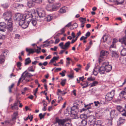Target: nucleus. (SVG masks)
I'll return each instance as SVG.
<instances>
[{"mask_svg": "<svg viewBox=\"0 0 126 126\" xmlns=\"http://www.w3.org/2000/svg\"><path fill=\"white\" fill-rule=\"evenodd\" d=\"M125 119L123 118L122 117H120L117 122V124L118 125H120L124 124L125 122Z\"/></svg>", "mask_w": 126, "mask_h": 126, "instance_id": "obj_17", "label": "nucleus"}, {"mask_svg": "<svg viewBox=\"0 0 126 126\" xmlns=\"http://www.w3.org/2000/svg\"><path fill=\"white\" fill-rule=\"evenodd\" d=\"M106 52H107V51H106L105 52L103 50H102L101 51L99 57L98 58L99 62V63L101 62L100 61L102 60L101 59L103 58V56L105 55Z\"/></svg>", "mask_w": 126, "mask_h": 126, "instance_id": "obj_15", "label": "nucleus"}, {"mask_svg": "<svg viewBox=\"0 0 126 126\" xmlns=\"http://www.w3.org/2000/svg\"><path fill=\"white\" fill-rule=\"evenodd\" d=\"M91 109V107H88L86 108H83L82 109L80 110L79 112L80 113H81L83 111H84L85 112H84L83 114L85 113H86V114H88V113H87L89 112L90 113H91V111H89V109Z\"/></svg>", "mask_w": 126, "mask_h": 126, "instance_id": "obj_13", "label": "nucleus"}, {"mask_svg": "<svg viewBox=\"0 0 126 126\" xmlns=\"http://www.w3.org/2000/svg\"><path fill=\"white\" fill-rule=\"evenodd\" d=\"M119 41L122 44H124L126 45V35L119 39Z\"/></svg>", "mask_w": 126, "mask_h": 126, "instance_id": "obj_18", "label": "nucleus"}, {"mask_svg": "<svg viewBox=\"0 0 126 126\" xmlns=\"http://www.w3.org/2000/svg\"><path fill=\"white\" fill-rule=\"evenodd\" d=\"M121 55L122 56L126 55V48H123L121 51Z\"/></svg>", "mask_w": 126, "mask_h": 126, "instance_id": "obj_29", "label": "nucleus"}, {"mask_svg": "<svg viewBox=\"0 0 126 126\" xmlns=\"http://www.w3.org/2000/svg\"><path fill=\"white\" fill-rule=\"evenodd\" d=\"M31 21H32L31 23L32 25L34 26H35L37 23L36 20L35 19H32Z\"/></svg>", "mask_w": 126, "mask_h": 126, "instance_id": "obj_44", "label": "nucleus"}, {"mask_svg": "<svg viewBox=\"0 0 126 126\" xmlns=\"http://www.w3.org/2000/svg\"><path fill=\"white\" fill-rule=\"evenodd\" d=\"M68 120V118H66L65 119H59L57 118L56 119V122L58 123L59 125H62L63 126H64L65 123Z\"/></svg>", "mask_w": 126, "mask_h": 126, "instance_id": "obj_8", "label": "nucleus"}, {"mask_svg": "<svg viewBox=\"0 0 126 126\" xmlns=\"http://www.w3.org/2000/svg\"><path fill=\"white\" fill-rule=\"evenodd\" d=\"M6 29V24L4 22H0V31L4 32Z\"/></svg>", "mask_w": 126, "mask_h": 126, "instance_id": "obj_12", "label": "nucleus"}, {"mask_svg": "<svg viewBox=\"0 0 126 126\" xmlns=\"http://www.w3.org/2000/svg\"><path fill=\"white\" fill-rule=\"evenodd\" d=\"M22 16H21L20 17H17L16 20L19 21V25L21 26V27L23 29L26 28L28 26V25L31 22V20L27 21L24 19H22Z\"/></svg>", "mask_w": 126, "mask_h": 126, "instance_id": "obj_2", "label": "nucleus"}, {"mask_svg": "<svg viewBox=\"0 0 126 126\" xmlns=\"http://www.w3.org/2000/svg\"><path fill=\"white\" fill-rule=\"evenodd\" d=\"M34 49L35 50V52H36L37 54H39L41 52L40 50L38 49H36L35 48H34Z\"/></svg>", "mask_w": 126, "mask_h": 126, "instance_id": "obj_63", "label": "nucleus"}, {"mask_svg": "<svg viewBox=\"0 0 126 126\" xmlns=\"http://www.w3.org/2000/svg\"><path fill=\"white\" fill-rule=\"evenodd\" d=\"M66 72V71L65 70L62 71V72L60 73L59 74L61 75L62 77H64L65 75L64 73Z\"/></svg>", "mask_w": 126, "mask_h": 126, "instance_id": "obj_54", "label": "nucleus"}, {"mask_svg": "<svg viewBox=\"0 0 126 126\" xmlns=\"http://www.w3.org/2000/svg\"><path fill=\"white\" fill-rule=\"evenodd\" d=\"M20 102V101L19 100H17L15 101L13 105H11V108L12 110H17L18 108V104Z\"/></svg>", "mask_w": 126, "mask_h": 126, "instance_id": "obj_10", "label": "nucleus"}, {"mask_svg": "<svg viewBox=\"0 0 126 126\" xmlns=\"http://www.w3.org/2000/svg\"><path fill=\"white\" fill-rule=\"evenodd\" d=\"M9 6V4L8 3H5L1 5V6L4 8L7 9L8 8Z\"/></svg>", "mask_w": 126, "mask_h": 126, "instance_id": "obj_31", "label": "nucleus"}, {"mask_svg": "<svg viewBox=\"0 0 126 126\" xmlns=\"http://www.w3.org/2000/svg\"><path fill=\"white\" fill-rule=\"evenodd\" d=\"M81 33L80 31H79L78 32L77 34V36L76 37L75 39L77 40L78 39L79 36L81 34Z\"/></svg>", "mask_w": 126, "mask_h": 126, "instance_id": "obj_52", "label": "nucleus"}, {"mask_svg": "<svg viewBox=\"0 0 126 126\" xmlns=\"http://www.w3.org/2000/svg\"><path fill=\"white\" fill-rule=\"evenodd\" d=\"M37 14L40 17H43L45 16V14L44 12H39L37 11Z\"/></svg>", "mask_w": 126, "mask_h": 126, "instance_id": "obj_23", "label": "nucleus"}, {"mask_svg": "<svg viewBox=\"0 0 126 126\" xmlns=\"http://www.w3.org/2000/svg\"><path fill=\"white\" fill-rule=\"evenodd\" d=\"M111 53L112 57L118 58L119 57V53L117 51H116L112 50L111 51Z\"/></svg>", "mask_w": 126, "mask_h": 126, "instance_id": "obj_14", "label": "nucleus"}, {"mask_svg": "<svg viewBox=\"0 0 126 126\" xmlns=\"http://www.w3.org/2000/svg\"><path fill=\"white\" fill-rule=\"evenodd\" d=\"M98 81H94L92 83H91V87H93L96 85L98 84Z\"/></svg>", "mask_w": 126, "mask_h": 126, "instance_id": "obj_36", "label": "nucleus"}, {"mask_svg": "<svg viewBox=\"0 0 126 126\" xmlns=\"http://www.w3.org/2000/svg\"><path fill=\"white\" fill-rule=\"evenodd\" d=\"M22 64V63L20 62H18L16 63V65L18 67H20Z\"/></svg>", "mask_w": 126, "mask_h": 126, "instance_id": "obj_64", "label": "nucleus"}, {"mask_svg": "<svg viewBox=\"0 0 126 126\" xmlns=\"http://www.w3.org/2000/svg\"><path fill=\"white\" fill-rule=\"evenodd\" d=\"M125 0H119L117 1V0L116 1L117 2V5L122 4L124 1Z\"/></svg>", "mask_w": 126, "mask_h": 126, "instance_id": "obj_41", "label": "nucleus"}, {"mask_svg": "<svg viewBox=\"0 0 126 126\" xmlns=\"http://www.w3.org/2000/svg\"><path fill=\"white\" fill-rule=\"evenodd\" d=\"M5 38V35L1 33H0V39L2 41L1 42H2L3 41Z\"/></svg>", "mask_w": 126, "mask_h": 126, "instance_id": "obj_39", "label": "nucleus"}, {"mask_svg": "<svg viewBox=\"0 0 126 126\" xmlns=\"http://www.w3.org/2000/svg\"><path fill=\"white\" fill-rule=\"evenodd\" d=\"M102 122L100 120L96 121L93 126H104L102 125Z\"/></svg>", "mask_w": 126, "mask_h": 126, "instance_id": "obj_20", "label": "nucleus"}, {"mask_svg": "<svg viewBox=\"0 0 126 126\" xmlns=\"http://www.w3.org/2000/svg\"><path fill=\"white\" fill-rule=\"evenodd\" d=\"M39 116L40 120H41L42 119H44L45 117L42 113H40L39 114Z\"/></svg>", "mask_w": 126, "mask_h": 126, "instance_id": "obj_55", "label": "nucleus"}, {"mask_svg": "<svg viewBox=\"0 0 126 126\" xmlns=\"http://www.w3.org/2000/svg\"><path fill=\"white\" fill-rule=\"evenodd\" d=\"M70 108L71 111H70L69 113H68V114L76 116L79 112V108L78 106L76 105H74Z\"/></svg>", "mask_w": 126, "mask_h": 126, "instance_id": "obj_4", "label": "nucleus"}, {"mask_svg": "<svg viewBox=\"0 0 126 126\" xmlns=\"http://www.w3.org/2000/svg\"><path fill=\"white\" fill-rule=\"evenodd\" d=\"M0 61L1 63H3L5 61V57L4 56L0 57Z\"/></svg>", "mask_w": 126, "mask_h": 126, "instance_id": "obj_45", "label": "nucleus"}, {"mask_svg": "<svg viewBox=\"0 0 126 126\" xmlns=\"http://www.w3.org/2000/svg\"><path fill=\"white\" fill-rule=\"evenodd\" d=\"M60 98V99H59L58 101V103H59L62 100H63V98L62 96H61L60 95L58 97V99H59Z\"/></svg>", "mask_w": 126, "mask_h": 126, "instance_id": "obj_58", "label": "nucleus"}, {"mask_svg": "<svg viewBox=\"0 0 126 126\" xmlns=\"http://www.w3.org/2000/svg\"><path fill=\"white\" fill-rule=\"evenodd\" d=\"M26 71L24 72L21 75V77L18 80L21 81L22 79H24V77L23 75V74L25 72H26Z\"/></svg>", "mask_w": 126, "mask_h": 126, "instance_id": "obj_50", "label": "nucleus"}, {"mask_svg": "<svg viewBox=\"0 0 126 126\" xmlns=\"http://www.w3.org/2000/svg\"><path fill=\"white\" fill-rule=\"evenodd\" d=\"M94 104L96 106H97L98 105L100 104V102L98 101H94Z\"/></svg>", "mask_w": 126, "mask_h": 126, "instance_id": "obj_62", "label": "nucleus"}, {"mask_svg": "<svg viewBox=\"0 0 126 126\" xmlns=\"http://www.w3.org/2000/svg\"><path fill=\"white\" fill-rule=\"evenodd\" d=\"M34 49L32 48H26V52H29L31 54H33L35 52Z\"/></svg>", "mask_w": 126, "mask_h": 126, "instance_id": "obj_28", "label": "nucleus"}, {"mask_svg": "<svg viewBox=\"0 0 126 126\" xmlns=\"http://www.w3.org/2000/svg\"><path fill=\"white\" fill-rule=\"evenodd\" d=\"M59 58V56L57 57L54 56L51 59V60L54 62H55V61H57L58 60Z\"/></svg>", "mask_w": 126, "mask_h": 126, "instance_id": "obj_46", "label": "nucleus"}, {"mask_svg": "<svg viewBox=\"0 0 126 126\" xmlns=\"http://www.w3.org/2000/svg\"><path fill=\"white\" fill-rule=\"evenodd\" d=\"M108 95L112 96L113 97L115 94V90H112L111 92L108 93L107 94Z\"/></svg>", "mask_w": 126, "mask_h": 126, "instance_id": "obj_32", "label": "nucleus"}, {"mask_svg": "<svg viewBox=\"0 0 126 126\" xmlns=\"http://www.w3.org/2000/svg\"><path fill=\"white\" fill-rule=\"evenodd\" d=\"M98 71L100 74H103L105 71V66H103L100 67L99 68Z\"/></svg>", "mask_w": 126, "mask_h": 126, "instance_id": "obj_19", "label": "nucleus"}, {"mask_svg": "<svg viewBox=\"0 0 126 126\" xmlns=\"http://www.w3.org/2000/svg\"><path fill=\"white\" fill-rule=\"evenodd\" d=\"M47 64L48 62L47 61H46L45 62L43 63H38V65L40 66H41L42 65H43L44 66H46L47 65Z\"/></svg>", "mask_w": 126, "mask_h": 126, "instance_id": "obj_40", "label": "nucleus"}, {"mask_svg": "<svg viewBox=\"0 0 126 126\" xmlns=\"http://www.w3.org/2000/svg\"><path fill=\"white\" fill-rule=\"evenodd\" d=\"M71 42L70 41H68L65 43L64 46V50H66L68 49L70 47Z\"/></svg>", "mask_w": 126, "mask_h": 126, "instance_id": "obj_24", "label": "nucleus"}, {"mask_svg": "<svg viewBox=\"0 0 126 126\" xmlns=\"http://www.w3.org/2000/svg\"><path fill=\"white\" fill-rule=\"evenodd\" d=\"M18 115L17 111L14 112L12 116V120L14 121V120H16V119L17 116H18Z\"/></svg>", "mask_w": 126, "mask_h": 126, "instance_id": "obj_22", "label": "nucleus"}, {"mask_svg": "<svg viewBox=\"0 0 126 126\" xmlns=\"http://www.w3.org/2000/svg\"><path fill=\"white\" fill-rule=\"evenodd\" d=\"M105 98L106 100L107 101H109L111 100L113 98L112 97V96H111L107 94L106 95Z\"/></svg>", "mask_w": 126, "mask_h": 126, "instance_id": "obj_34", "label": "nucleus"}, {"mask_svg": "<svg viewBox=\"0 0 126 126\" xmlns=\"http://www.w3.org/2000/svg\"><path fill=\"white\" fill-rule=\"evenodd\" d=\"M66 79H64L62 80L60 83L61 85L62 86H63L64 85L66 81Z\"/></svg>", "mask_w": 126, "mask_h": 126, "instance_id": "obj_47", "label": "nucleus"}, {"mask_svg": "<svg viewBox=\"0 0 126 126\" xmlns=\"http://www.w3.org/2000/svg\"><path fill=\"white\" fill-rule=\"evenodd\" d=\"M80 116L81 119L84 118L86 119L88 122V124L91 125H93L96 121L94 116L93 115L88 116L87 114L85 113L84 114H81Z\"/></svg>", "mask_w": 126, "mask_h": 126, "instance_id": "obj_1", "label": "nucleus"}, {"mask_svg": "<svg viewBox=\"0 0 126 126\" xmlns=\"http://www.w3.org/2000/svg\"><path fill=\"white\" fill-rule=\"evenodd\" d=\"M117 110L118 111L119 113V112H123L124 110H125V109L122 108V107L120 106H118L116 107Z\"/></svg>", "mask_w": 126, "mask_h": 126, "instance_id": "obj_25", "label": "nucleus"}, {"mask_svg": "<svg viewBox=\"0 0 126 126\" xmlns=\"http://www.w3.org/2000/svg\"><path fill=\"white\" fill-rule=\"evenodd\" d=\"M95 78H92L91 76V77L88 78L87 80L89 81H93L95 80Z\"/></svg>", "mask_w": 126, "mask_h": 126, "instance_id": "obj_48", "label": "nucleus"}, {"mask_svg": "<svg viewBox=\"0 0 126 126\" xmlns=\"http://www.w3.org/2000/svg\"><path fill=\"white\" fill-rule=\"evenodd\" d=\"M24 80H25V81L24 82L25 83H26L27 82H28L30 81H31L29 79H27V77H24V79H22V83H24Z\"/></svg>", "mask_w": 126, "mask_h": 126, "instance_id": "obj_37", "label": "nucleus"}, {"mask_svg": "<svg viewBox=\"0 0 126 126\" xmlns=\"http://www.w3.org/2000/svg\"><path fill=\"white\" fill-rule=\"evenodd\" d=\"M57 48V47L56 46H54V48H51L50 50H51L54 51H56Z\"/></svg>", "mask_w": 126, "mask_h": 126, "instance_id": "obj_61", "label": "nucleus"}, {"mask_svg": "<svg viewBox=\"0 0 126 126\" xmlns=\"http://www.w3.org/2000/svg\"><path fill=\"white\" fill-rule=\"evenodd\" d=\"M119 114V112L117 110H113L110 112V119H109V121H110V123L111 125L112 124V120L113 118L117 116Z\"/></svg>", "mask_w": 126, "mask_h": 126, "instance_id": "obj_5", "label": "nucleus"}, {"mask_svg": "<svg viewBox=\"0 0 126 126\" xmlns=\"http://www.w3.org/2000/svg\"><path fill=\"white\" fill-rule=\"evenodd\" d=\"M96 67H95L94 69H93V75H94L95 76H96L98 74L97 70H96L95 69H96Z\"/></svg>", "mask_w": 126, "mask_h": 126, "instance_id": "obj_43", "label": "nucleus"}, {"mask_svg": "<svg viewBox=\"0 0 126 126\" xmlns=\"http://www.w3.org/2000/svg\"><path fill=\"white\" fill-rule=\"evenodd\" d=\"M63 42H62L61 43L59 44V46H60L61 48L62 49H64V47H63Z\"/></svg>", "mask_w": 126, "mask_h": 126, "instance_id": "obj_51", "label": "nucleus"}, {"mask_svg": "<svg viewBox=\"0 0 126 126\" xmlns=\"http://www.w3.org/2000/svg\"><path fill=\"white\" fill-rule=\"evenodd\" d=\"M17 16L15 15V16L17 17H20L21 16H22L23 17L22 19H24V20H26L27 21H29L31 20H31L33 18V16L32 15V13L31 12H27L25 15H23V14H20L19 13L17 14Z\"/></svg>", "mask_w": 126, "mask_h": 126, "instance_id": "obj_3", "label": "nucleus"}, {"mask_svg": "<svg viewBox=\"0 0 126 126\" xmlns=\"http://www.w3.org/2000/svg\"><path fill=\"white\" fill-rule=\"evenodd\" d=\"M5 21L7 23V24H6V29L9 32H12L13 28L12 20H10Z\"/></svg>", "mask_w": 126, "mask_h": 126, "instance_id": "obj_7", "label": "nucleus"}, {"mask_svg": "<svg viewBox=\"0 0 126 126\" xmlns=\"http://www.w3.org/2000/svg\"><path fill=\"white\" fill-rule=\"evenodd\" d=\"M109 62H107V63L104 62L103 63V65H105V71L107 72H109L112 69V66L111 65L109 64Z\"/></svg>", "mask_w": 126, "mask_h": 126, "instance_id": "obj_9", "label": "nucleus"}, {"mask_svg": "<svg viewBox=\"0 0 126 126\" xmlns=\"http://www.w3.org/2000/svg\"><path fill=\"white\" fill-rule=\"evenodd\" d=\"M12 15L11 12L9 11H7L4 12L3 14V16L5 21H7L10 20H13L11 18Z\"/></svg>", "mask_w": 126, "mask_h": 126, "instance_id": "obj_6", "label": "nucleus"}, {"mask_svg": "<svg viewBox=\"0 0 126 126\" xmlns=\"http://www.w3.org/2000/svg\"><path fill=\"white\" fill-rule=\"evenodd\" d=\"M60 12L61 13H63L65 12L66 10L64 8H62L60 10Z\"/></svg>", "mask_w": 126, "mask_h": 126, "instance_id": "obj_49", "label": "nucleus"}, {"mask_svg": "<svg viewBox=\"0 0 126 126\" xmlns=\"http://www.w3.org/2000/svg\"><path fill=\"white\" fill-rule=\"evenodd\" d=\"M126 94V92L124 91H123L120 93L119 96L121 98H123V95Z\"/></svg>", "mask_w": 126, "mask_h": 126, "instance_id": "obj_38", "label": "nucleus"}, {"mask_svg": "<svg viewBox=\"0 0 126 126\" xmlns=\"http://www.w3.org/2000/svg\"><path fill=\"white\" fill-rule=\"evenodd\" d=\"M24 77L27 78H30L33 76V75L31 74L30 73L27 72L26 73L25 75H24Z\"/></svg>", "mask_w": 126, "mask_h": 126, "instance_id": "obj_33", "label": "nucleus"}, {"mask_svg": "<svg viewBox=\"0 0 126 126\" xmlns=\"http://www.w3.org/2000/svg\"><path fill=\"white\" fill-rule=\"evenodd\" d=\"M34 68V66L33 65L29 67L28 68V71H29L34 72V70L33 69V68Z\"/></svg>", "mask_w": 126, "mask_h": 126, "instance_id": "obj_42", "label": "nucleus"}, {"mask_svg": "<svg viewBox=\"0 0 126 126\" xmlns=\"http://www.w3.org/2000/svg\"><path fill=\"white\" fill-rule=\"evenodd\" d=\"M61 4L59 2L54 3L52 6L53 11H56L60 7Z\"/></svg>", "mask_w": 126, "mask_h": 126, "instance_id": "obj_11", "label": "nucleus"}, {"mask_svg": "<svg viewBox=\"0 0 126 126\" xmlns=\"http://www.w3.org/2000/svg\"><path fill=\"white\" fill-rule=\"evenodd\" d=\"M33 0L28 1L27 3L28 6L30 8L33 6L35 5V3Z\"/></svg>", "mask_w": 126, "mask_h": 126, "instance_id": "obj_21", "label": "nucleus"}, {"mask_svg": "<svg viewBox=\"0 0 126 126\" xmlns=\"http://www.w3.org/2000/svg\"><path fill=\"white\" fill-rule=\"evenodd\" d=\"M61 93V94H62L63 95H64L65 94L67 93L66 92H64V91H61L60 89H58L57 90V92L56 94L57 95L60 96V95L59 94V93Z\"/></svg>", "mask_w": 126, "mask_h": 126, "instance_id": "obj_26", "label": "nucleus"}, {"mask_svg": "<svg viewBox=\"0 0 126 126\" xmlns=\"http://www.w3.org/2000/svg\"><path fill=\"white\" fill-rule=\"evenodd\" d=\"M87 38V37L86 36L85 37L84 36H82L80 38V41H82L83 40H85Z\"/></svg>", "mask_w": 126, "mask_h": 126, "instance_id": "obj_60", "label": "nucleus"}, {"mask_svg": "<svg viewBox=\"0 0 126 126\" xmlns=\"http://www.w3.org/2000/svg\"><path fill=\"white\" fill-rule=\"evenodd\" d=\"M82 120L81 121L80 124L79 126H86L87 125V121L86 119L82 118Z\"/></svg>", "mask_w": 126, "mask_h": 126, "instance_id": "obj_16", "label": "nucleus"}, {"mask_svg": "<svg viewBox=\"0 0 126 126\" xmlns=\"http://www.w3.org/2000/svg\"><path fill=\"white\" fill-rule=\"evenodd\" d=\"M33 1L37 3H41L42 1V0H33Z\"/></svg>", "mask_w": 126, "mask_h": 126, "instance_id": "obj_53", "label": "nucleus"}, {"mask_svg": "<svg viewBox=\"0 0 126 126\" xmlns=\"http://www.w3.org/2000/svg\"><path fill=\"white\" fill-rule=\"evenodd\" d=\"M45 103H44L43 104V105H44V107L42 109V110L43 111H45L47 109L46 107L47 106V104H46V106L45 105Z\"/></svg>", "mask_w": 126, "mask_h": 126, "instance_id": "obj_57", "label": "nucleus"}, {"mask_svg": "<svg viewBox=\"0 0 126 126\" xmlns=\"http://www.w3.org/2000/svg\"><path fill=\"white\" fill-rule=\"evenodd\" d=\"M72 26L74 27L75 29H76L78 27V24L76 23H75Z\"/></svg>", "mask_w": 126, "mask_h": 126, "instance_id": "obj_59", "label": "nucleus"}, {"mask_svg": "<svg viewBox=\"0 0 126 126\" xmlns=\"http://www.w3.org/2000/svg\"><path fill=\"white\" fill-rule=\"evenodd\" d=\"M84 82H85V84L84 85V86H83L82 87V88L84 89L85 88H86L88 86V82L86 81H85Z\"/></svg>", "mask_w": 126, "mask_h": 126, "instance_id": "obj_56", "label": "nucleus"}, {"mask_svg": "<svg viewBox=\"0 0 126 126\" xmlns=\"http://www.w3.org/2000/svg\"><path fill=\"white\" fill-rule=\"evenodd\" d=\"M52 6H51L50 5H47L46 6V9L48 11H53V9H52Z\"/></svg>", "mask_w": 126, "mask_h": 126, "instance_id": "obj_30", "label": "nucleus"}, {"mask_svg": "<svg viewBox=\"0 0 126 126\" xmlns=\"http://www.w3.org/2000/svg\"><path fill=\"white\" fill-rule=\"evenodd\" d=\"M46 17L47 18V21L48 22H50L53 18V16L49 15H47V17Z\"/></svg>", "mask_w": 126, "mask_h": 126, "instance_id": "obj_35", "label": "nucleus"}, {"mask_svg": "<svg viewBox=\"0 0 126 126\" xmlns=\"http://www.w3.org/2000/svg\"><path fill=\"white\" fill-rule=\"evenodd\" d=\"M25 65H26L30 63L31 62V61L30 60V58L29 57L25 59Z\"/></svg>", "mask_w": 126, "mask_h": 126, "instance_id": "obj_27", "label": "nucleus"}]
</instances>
